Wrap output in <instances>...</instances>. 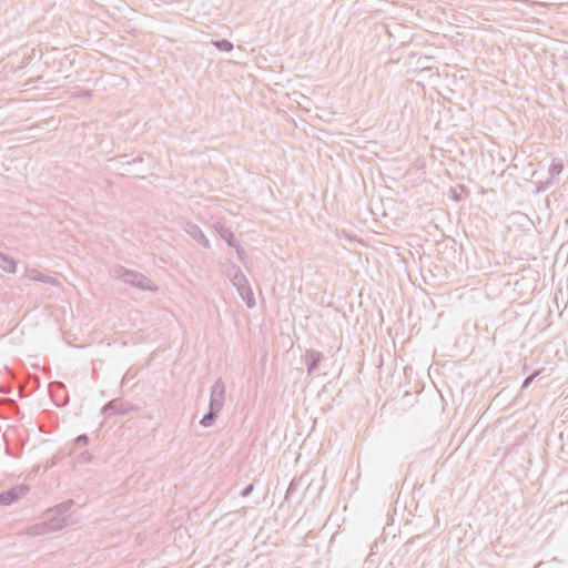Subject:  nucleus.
Segmentation results:
<instances>
[{
  "label": "nucleus",
  "mask_w": 568,
  "mask_h": 568,
  "mask_svg": "<svg viewBox=\"0 0 568 568\" xmlns=\"http://www.w3.org/2000/svg\"><path fill=\"white\" fill-rule=\"evenodd\" d=\"M452 199L455 200V201H460V195L457 194L456 192H454Z\"/></svg>",
  "instance_id": "nucleus-24"
},
{
  "label": "nucleus",
  "mask_w": 568,
  "mask_h": 568,
  "mask_svg": "<svg viewBox=\"0 0 568 568\" xmlns=\"http://www.w3.org/2000/svg\"><path fill=\"white\" fill-rule=\"evenodd\" d=\"M253 489H254V485H253V484H248V485H247V486H245V487L243 488V490L241 491V494H240V495H241V497H244V498H245V497L250 496V495H251V493L253 491Z\"/></svg>",
  "instance_id": "nucleus-22"
},
{
  "label": "nucleus",
  "mask_w": 568,
  "mask_h": 568,
  "mask_svg": "<svg viewBox=\"0 0 568 568\" xmlns=\"http://www.w3.org/2000/svg\"><path fill=\"white\" fill-rule=\"evenodd\" d=\"M235 288L239 295L245 302L247 307L252 308L255 306V298L248 280L246 281V283L242 282L241 284L236 285Z\"/></svg>",
  "instance_id": "nucleus-10"
},
{
  "label": "nucleus",
  "mask_w": 568,
  "mask_h": 568,
  "mask_svg": "<svg viewBox=\"0 0 568 568\" xmlns=\"http://www.w3.org/2000/svg\"><path fill=\"white\" fill-rule=\"evenodd\" d=\"M129 409L125 407L121 399H112L108 402L101 409V414L104 418H110L114 415H125Z\"/></svg>",
  "instance_id": "nucleus-5"
},
{
  "label": "nucleus",
  "mask_w": 568,
  "mask_h": 568,
  "mask_svg": "<svg viewBox=\"0 0 568 568\" xmlns=\"http://www.w3.org/2000/svg\"><path fill=\"white\" fill-rule=\"evenodd\" d=\"M212 44L221 52H231L233 50V43L226 39L213 40Z\"/></svg>",
  "instance_id": "nucleus-15"
},
{
  "label": "nucleus",
  "mask_w": 568,
  "mask_h": 568,
  "mask_svg": "<svg viewBox=\"0 0 568 568\" xmlns=\"http://www.w3.org/2000/svg\"><path fill=\"white\" fill-rule=\"evenodd\" d=\"M225 399V385L222 378H217L211 387L210 405H217L222 409Z\"/></svg>",
  "instance_id": "nucleus-4"
},
{
  "label": "nucleus",
  "mask_w": 568,
  "mask_h": 568,
  "mask_svg": "<svg viewBox=\"0 0 568 568\" xmlns=\"http://www.w3.org/2000/svg\"><path fill=\"white\" fill-rule=\"evenodd\" d=\"M73 505L74 500L68 499L45 511L44 518L47 519L51 529L57 531L75 523V520L69 514V510Z\"/></svg>",
  "instance_id": "nucleus-2"
},
{
  "label": "nucleus",
  "mask_w": 568,
  "mask_h": 568,
  "mask_svg": "<svg viewBox=\"0 0 568 568\" xmlns=\"http://www.w3.org/2000/svg\"><path fill=\"white\" fill-rule=\"evenodd\" d=\"M559 178L549 175L545 181H540L537 186V192L547 191Z\"/></svg>",
  "instance_id": "nucleus-17"
},
{
  "label": "nucleus",
  "mask_w": 568,
  "mask_h": 568,
  "mask_svg": "<svg viewBox=\"0 0 568 568\" xmlns=\"http://www.w3.org/2000/svg\"><path fill=\"white\" fill-rule=\"evenodd\" d=\"M296 490V483L295 480H292L287 487V490H286V496L285 498L288 499L290 496Z\"/></svg>",
  "instance_id": "nucleus-23"
},
{
  "label": "nucleus",
  "mask_w": 568,
  "mask_h": 568,
  "mask_svg": "<svg viewBox=\"0 0 568 568\" xmlns=\"http://www.w3.org/2000/svg\"><path fill=\"white\" fill-rule=\"evenodd\" d=\"M29 276L33 281L48 283L50 285L57 286L59 285V281L52 276L45 275L37 270L29 271Z\"/></svg>",
  "instance_id": "nucleus-13"
},
{
  "label": "nucleus",
  "mask_w": 568,
  "mask_h": 568,
  "mask_svg": "<svg viewBox=\"0 0 568 568\" xmlns=\"http://www.w3.org/2000/svg\"><path fill=\"white\" fill-rule=\"evenodd\" d=\"M220 412H221V409L217 408L216 404H215V406L209 404V412L203 415V417L200 420V424L203 427L211 426L216 420L217 415H219Z\"/></svg>",
  "instance_id": "nucleus-12"
},
{
  "label": "nucleus",
  "mask_w": 568,
  "mask_h": 568,
  "mask_svg": "<svg viewBox=\"0 0 568 568\" xmlns=\"http://www.w3.org/2000/svg\"><path fill=\"white\" fill-rule=\"evenodd\" d=\"M226 277L231 281V283L236 286L239 284L246 283L247 278L242 272L241 267L230 263L225 270Z\"/></svg>",
  "instance_id": "nucleus-9"
},
{
  "label": "nucleus",
  "mask_w": 568,
  "mask_h": 568,
  "mask_svg": "<svg viewBox=\"0 0 568 568\" xmlns=\"http://www.w3.org/2000/svg\"><path fill=\"white\" fill-rule=\"evenodd\" d=\"M111 274L114 278L140 291L156 292L159 290L158 285L144 274L125 268L124 266L113 267Z\"/></svg>",
  "instance_id": "nucleus-1"
},
{
  "label": "nucleus",
  "mask_w": 568,
  "mask_h": 568,
  "mask_svg": "<svg viewBox=\"0 0 568 568\" xmlns=\"http://www.w3.org/2000/svg\"><path fill=\"white\" fill-rule=\"evenodd\" d=\"M89 444V436L87 434H81L75 438V445L87 446Z\"/></svg>",
  "instance_id": "nucleus-20"
},
{
  "label": "nucleus",
  "mask_w": 568,
  "mask_h": 568,
  "mask_svg": "<svg viewBox=\"0 0 568 568\" xmlns=\"http://www.w3.org/2000/svg\"><path fill=\"white\" fill-rule=\"evenodd\" d=\"M184 231L191 236L197 244L202 245L205 248L210 247V241L200 229V226L195 223L187 222L185 224Z\"/></svg>",
  "instance_id": "nucleus-6"
},
{
  "label": "nucleus",
  "mask_w": 568,
  "mask_h": 568,
  "mask_svg": "<svg viewBox=\"0 0 568 568\" xmlns=\"http://www.w3.org/2000/svg\"><path fill=\"white\" fill-rule=\"evenodd\" d=\"M91 460V454L88 450H84L79 454L78 462L80 463H89Z\"/></svg>",
  "instance_id": "nucleus-21"
},
{
  "label": "nucleus",
  "mask_w": 568,
  "mask_h": 568,
  "mask_svg": "<svg viewBox=\"0 0 568 568\" xmlns=\"http://www.w3.org/2000/svg\"><path fill=\"white\" fill-rule=\"evenodd\" d=\"M539 374H540V371L537 369V371H534L529 376H527L521 384V389L527 388Z\"/></svg>",
  "instance_id": "nucleus-18"
},
{
  "label": "nucleus",
  "mask_w": 568,
  "mask_h": 568,
  "mask_svg": "<svg viewBox=\"0 0 568 568\" xmlns=\"http://www.w3.org/2000/svg\"><path fill=\"white\" fill-rule=\"evenodd\" d=\"M235 250H236V255L237 257L241 260V261H245L247 258V254L245 252V250L240 245V243L237 242V245L236 246H233Z\"/></svg>",
  "instance_id": "nucleus-19"
},
{
  "label": "nucleus",
  "mask_w": 568,
  "mask_h": 568,
  "mask_svg": "<svg viewBox=\"0 0 568 568\" xmlns=\"http://www.w3.org/2000/svg\"><path fill=\"white\" fill-rule=\"evenodd\" d=\"M29 491V486L17 485L9 490L0 493V506H10L21 497L26 496Z\"/></svg>",
  "instance_id": "nucleus-3"
},
{
  "label": "nucleus",
  "mask_w": 568,
  "mask_h": 568,
  "mask_svg": "<svg viewBox=\"0 0 568 568\" xmlns=\"http://www.w3.org/2000/svg\"><path fill=\"white\" fill-rule=\"evenodd\" d=\"M17 264L12 257L0 252V268L8 273L16 272Z\"/></svg>",
  "instance_id": "nucleus-14"
},
{
  "label": "nucleus",
  "mask_w": 568,
  "mask_h": 568,
  "mask_svg": "<svg viewBox=\"0 0 568 568\" xmlns=\"http://www.w3.org/2000/svg\"><path fill=\"white\" fill-rule=\"evenodd\" d=\"M53 531L54 530L50 528L47 519L44 518L43 521L29 526L26 530V534L28 536H42Z\"/></svg>",
  "instance_id": "nucleus-11"
},
{
  "label": "nucleus",
  "mask_w": 568,
  "mask_h": 568,
  "mask_svg": "<svg viewBox=\"0 0 568 568\" xmlns=\"http://www.w3.org/2000/svg\"><path fill=\"white\" fill-rule=\"evenodd\" d=\"M213 229L220 235V237L226 242V244L230 247L237 245V240L231 229L226 227L224 224L220 222L214 223Z\"/></svg>",
  "instance_id": "nucleus-8"
},
{
  "label": "nucleus",
  "mask_w": 568,
  "mask_h": 568,
  "mask_svg": "<svg viewBox=\"0 0 568 568\" xmlns=\"http://www.w3.org/2000/svg\"><path fill=\"white\" fill-rule=\"evenodd\" d=\"M324 358V355L320 351L306 349L303 359L307 368V373L312 374L318 368L320 363Z\"/></svg>",
  "instance_id": "nucleus-7"
},
{
  "label": "nucleus",
  "mask_w": 568,
  "mask_h": 568,
  "mask_svg": "<svg viewBox=\"0 0 568 568\" xmlns=\"http://www.w3.org/2000/svg\"><path fill=\"white\" fill-rule=\"evenodd\" d=\"M564 170V164L561 161L554 160L549 166L548 175L559 178Z\"/></svg>",
  "instance_id": "nucleus-16"
}]
</instances>
